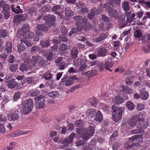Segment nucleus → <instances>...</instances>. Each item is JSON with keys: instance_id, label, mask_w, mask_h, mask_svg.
Listing matches in <instances>:
<instances>
[{"instance_id": "f257e3e1", "label": "nucleus", "mask_w": 150, "mask_h": 150, "mask_svg": "<svg viewBox=\"0 0 150 150\" xmlns=\"http://www.w3.org/2000/svg\"><path fill=\"white\" fill-rule=\"evenodd\" d=\"M89 127L87 129L83 128L81 129L77 128L76 132L80 134V136L83 139L86 140H88L93 134L94 129L93 125L91 122H89L88 124Z\"/></svg>"}, {"instance_id": "f03ea898", "label": "nucleus", "mask_w": 150, "mask_h": 150, "mask_svg": "<svg viewBox=\"0 0 150 150\" xmlns=\"http://www.w3.org/2000/svg\"><path fill=\"white\" fill-rule=\"evenodd\" d=\"M33 101L30 98L24 100L22 102L21 110L22 114L26 115L30 113L33 108Z\"/></svg>"}, {"instance_id": "7ed1b4c3", "label": "nucleus", "mask_w": 150, "mask_h": 150, "mask_svg": "<svg viewBox=\"0 0 150 150\" xmlns=\"http://www.w3.org/2000/svg\"><path fill=\"white\" fill-rule=\"evenodd\" d=\"M124 111V108L122 107L117 108L112 112V118L114 121L117 122L121 118L122 113Z\"/></svg>"}, {"instance_id": "20e7f679", "label": "nucleus", "mask_w": 150, "mask_h": 150, "mask_svg": "<svg viewBox=\"0 0 150 150\" xmlns=\"http://www.w3.org/2000/svg\"><path fill=\"white\" fill-rule=\"evenodd\" d=\"M75 136V134L72 132L69 135V137H67L63 140L60 138L59 140V143H61L64 145L66 146H68L70 144L73 142V139Z\"/></svg>"}, {"instance_id": "39448f33", "label": "nucleus", "mask_w": 150, "mask_h": 150, "mask_svg": "<svg viewBox=\"0 0 150 150\" xmlns=\"http://www.w3.org/2000/svg\"><path fill=\"white\" fill-rule=\"evenodd\" d=\"M44 96L40 95L39 96L36 97L34 98V99L36 101L35 106L36 108L38 109H43L45 105V100H44Z\"/></svg>"}, {"instance_id": "423d86ee", "label": "nucleus", "mask_w": 150, "mask_h": 150, "mask_svg": "<svg viewBox=\"0 0 150 150\" xmlns=\"http://www.w3.org/2000/svg\"><path fill=\"white\" fill-rule=\"evenodd\" d=\"M73 80L71 77H67L62 79L61 82L60 83L61 88L64 87V85L66 86H68L73 84Z\"/></svg>"}, {"instance_id": "0eeeda50", "label": "nucleus", "mask_w": 150, "mask_h": 150, "mask_svg": "<svg viewBox=\"0 0 150 150\" xmlns=\"http://www.w3.org/2000/svg\"><path fill=\"white\" fill-rule=\"evenodd\" d=\"M55 18V16L52 15L45 16L43 17V19L46 21L47 23L51 25V27L54 26Z\"/></svg>"}, {"instance_id": "6e6552de", "label": "nucleus", "mask_w": 150, "mask_h": 150, "mask_svg": "<svg viewBox=\"0 0 150 150\" xmlns=\"http://www.w3.org/2000/svg\"><path fill=\"white\" fill-rule=\"evenodd\" d=\"M8 112L10 113L11 118L8 119L9 120L15 121L19 119L20 116V113L17 110H16L13 111H9Z\"/></svg>"}, {"instance_id": "1a4fd4ad", "label": "nucleus", "mask_w": 150, "mask_h": 150, "mask_svg": "<svg viewBox=\"0 0 150 150\" xmlns=\"http://www.w3.org/2000/svg\"><path fill=\"white\" fill-rule=\"evenodd\" d=\"M108 50L105 47L100 46L97 49V55L98 57H105L107 54Z\"/></svg>"}, {"instance_id": "9d476101", "label": "nucleus", "mask_w": 150, "mask_h": 150, "mask_svg": "<svg viewBox=\"0 0 150 150\" xmlns=\"http://www.w3.org/2000/svg\"><path fill=\"white\" fill-rule=\"evenodd\" d=\"M144 118H141L139 122V124L137 126V127L139 129H144L147 128L148 123L146 121H144Z\"/></svg>"}, {"instance_id": "9b49d317", "label": "nucleus", "mask_w": 150, "mask_h": 150, "mask_svg": "<svg viewBox=\"0 0 150 150\" xmlns=\"http://www.w3.org/2000/svg\"><path fill=\"white\" fill-rule=\"evenodd\" d=\"M51 25H50L47 23L43 24H39L37 25V28L40 30L42 31H46L49 28L51 27Z\"/></svg>"}, {"instance_id": "f8f14e48", "label": "nucleus", "mask_w": 150, "mask_h": 150, "mask_svg": "<svg viewBox=\"0 0 150 150\" xmlns=\"http://www.w3.org/2000/svg\"><path fill=\"white\" fill-rule=\"evenodd\" d=\"M140 119L138 115H135L133 116L128 122V124L131 127H133L135 125L137 122Z\"/></svg>"}, {"instance_id": "ddd939ff", "label": "nucleus", "mask_w": 150, "mask_h": 150, "mask_svg": "<svg viewBox=\"0 0 150 150\" xmlns=\"http://www.w3.org/2000/svg\"><path fill=\"white\" fill-rule=\"evenodd\" d=\"M107 36V34H101L98 36L93 38V40L96 43H98L105 39Z\"/></svg>"}, {"instance_id": "4468645a", "label": "nucleus", "mask_w": 150, "mask_h": 150, "mask_svg": "<svg viewBox=\"0 0 150 150\" xmlns=\"http://www.w3.org/2000/svg\"><path fill=\"white\" fill-rule=\"evenodd\" d=\"M28 16L26 14H20L15 17L14 19L16 22L18 23L25 20L28 18Z\"/></svg>"}, {"instance_id": "2eb2a0df", "label": "nucleus", "mask_w": 150, "mask_h": 150, "mask_svg": "<svg viewBox=\"0 0 150 150\" xmlns=\"http://www.w3.org/2000/svg\"><path fill=\"white\" fill-rule=\"evenodd\" d=\"M140 98L143 100L147 99L149 96L148 92L144 88L141 89L139 92Z\"/></svg>"}, {"instance_id": "dca6fc26", "label": "nucleus", "mask_w": 150, "mask_h": 150, "mask_svg": "<svg viewBox=\"0 0 150 150\" xmlns=\"http://www.w3.org/2000/svg\"><path fill=\"white\" fill-rule=\"evenodd\" d=\"M6 83L7 86L11 89L14 88L18 84L17 82L13 80H9L6 82Z\"/></svg>"}, {"instance_id": "f3484780", "label": "nucleus", "mask_w": 150, "mask_h": 150, "mask_svg": "<svg viewBox=\"0 0 150 150\" xmlns=\"http://www.w3.org/2000/svg\"><path fill=\"white\" fill-rule=\"evenodd\" d=\"M119 90L126 94H130L132 92L131 89L127 86H121L119 88Z\"/></svg>"}, {"instance_id": "a211bd4d", "label": "nucleus", "mask_w": 150, "mask_h": 150, "mask_svg": "<svg viewBox=\"0 0 150 150\" xmlns=\"http://www.w3.org/2000/svg\"><path fill=\"white\" fill-rule=\"evenodd\" d=\"M29 25L28 24L26 23L23 25L22 27L21 30L22 36H25V33L29 31Z\"/></svg>"}, {"instance_id": "6ab92c4d", "label": "nucleus", "mask_w": 150, "mask_h": 150, "mask_svg": "<svg viewBox=\"0 0 150 150\" xmlns=\"http://www.w3.org/2000/svg\"><path fill=\"white\" fill-rule=\"evenodd\" d=\"M50 40L48 39H42L41 40L40 44L41 46L43 47H47L50 45Z\"/></svg>"}, {"instance_id": "aec40b11", "label": "nucleus", "mask_w": 150, "mask_h": 150, "mask_svg": "<svg viewBox=\"0 0 150 150\" xmlns=\"http://www.w3.org/2000/svg\"><path fill=\"white\" fill-rule=\"evenodd\" d=\"M112 102L116 104H119L124 102V100L122 97L117 96L114 98L112 99Z\"/></svg>"}, {"instance_id": "412c9836", "label": "nucleus", "mask_w": 150, "mask_h": 150, "mask_svg": "<svg viewBox=\"0 0 150 150\" xmlns=\"http://www.w3.org/2000/svg\"><path fill=\"white\" fill-rule=\"evenodd\" d=\"M32 68V66L30 65H30H27L25 64V63H23L19 67V69L20 71H27L30 70Z\"/></svg>"}, {"instance_id": "4be33fe9", "label": "nucleus", "mask_w": 150, "mask_h": 150, "mask_svg": "<svg viewBox=\"0 0 150 150\" xmlns=\"http://www.w3.org/2000/svg\"><path fill=\"white\" fill-rule=\"evenodd\" d=\"M85 61V59H81L79 58L74 59L73 61L74 65L76 67H78L83 62Z\"/></svg>"}, {"instance_id": "5701e85b", "label": "nucleus", "mask_w": 150, "mask_h": 150, "mask_svg": "<svg viewBox=\"0 0 150 150\" xmlns=\"http://www.w3.org/2000/svg\"><path fill=\"white\" fill-rule=\"evenodd\" d=\"M96 111L93 109H88L86 112V115L89 117H93L96 114Z\"/></svg>"}, {"instance_id": "b1692460", "label": "nucleus", "mask_w": 150, "mask_h": 150, "mask_svg": "<svg viewBox=\"0 0 150 150\" xmlns=\"http://www.w3.org/2000/svg\"><path fill=\"white\" fill-rule=\"evenodd\" d=\"M11 9L13 12H15L16 13H21L22 12L20 6H16L13 5H11Z\"/></svg>"}, {"instance_id": "393cba45", "label": "nucleus", "mask_w": 150, "mask_h": 150, "mask_svg": "<svg viewBox=\"0 0 150 150\" xmlns=\"http://www.w3.org/2000/svg\"><path fill=\"white\" fill-rule=\"evenodd\" d=\"M122 7L123 10L125 11H128L130 9V7L128 2L124 1L122 4Z\"/></svg>"}, {"instance_id": "a878e982", "label": "nucleus", "mask_w": 150, "mask_h": 150, "mask_svg": "<svg viewBox=\"0 0 150 150\" xmlns=\"http://www.w3.org/2000/svg\"><path fill=\"white\" fill-rule=\"evenodd\" d=\"M78 53V51L76 47H74L71 49V55L72 58H76L77 57Z\"/></svg>"}, {"instance_id": "bb28decb", "label": "nucleus", "mask_w": 150, "mask_h": 150, "mask_svg": "<svg viewBox=\"0 0 150 150\" xmlns=\"http://www.w3.org/2000/svg\"><path fill=\"white\" fill-rule=\"evenodd\" d=\"M48 95L49 97L55 99L59 97V93L57 91H53L49 92Z\"/></svg>"}, {"instance_id": "cd10ccee", "label": "nucleus", "mask_w": 150, "mask_h": 150, "mask_svg": "<svg viewBox=\"0 0 150 150\" xmlns=\"http://www.w3.org/2000/svg\"><path fill=\"white\" fill-rule=\"evenodd\" d=\"M20 41L22 43H24L28 47H30L34 45L33 42L29 40L28 41L25 38L21 39Z\"/></svg>"}, {"instance_id": "c85d7f7f", "label": "nucleus", "mask_w": 150, "mask_h": 150, "mask_svg": "<svg viewBox=\"0 0 150 150\" xmlns=\"http://www.w3.org/2000/svg\"><path fill=\"white\" fill-rule=\"evenodd\" d=\"M103 119V115L101 113L99 110L98 111L96 114L95 120L98 122H100Z\"/></svg>"}, {"instance_id": "c756f323", "label": "nucleus", "mask_w": 150, "mask_h": 150, "mask_svg": "<svg viewBox=\"0 0 150 150\" xmlns=\"http://www.w3.org/2000/svg\"><path fill=\"white\" fill-rule=\"evenodd\" d=\"M42 77L43 78H44L46 80L50 79L52 77L50 71H47L42 75Z\"/></svg>"}, {"instance_id": "7c9ffc66", "label": "nucleus", "mask_w": 150, "mask_h": 150, "mask_svg": "<svg viewBox=\"0 0 150 150\" xmlns=\"http://www.w3.org/2000/svg\"><path fill=\"white\" fill-rule=\"evenodd\" d=\"M41 59V57L40 56H38L37 57L35 56H33L31 59V65L35 64L38 60Z\"/></svg>"}, {"instance_id": "2f4dec72", "label": "nucleus", "mask_w": 150, "mask_h": 150, "mask_svg": "<svg viewBox=\"0 0 150 150\" xmlns=\"http://www.w3.org/2000/svg\"><path fill=\"white\" fill-rule=\"evenodd\" d=\"M18 51L19 53L24 51L25 49V45L22 43H19L17 45Z\"/></svg>"}, {"instance_id": "473e14b6", "label": "nucleus", "mask_w": 150, "mask_h": 150, "mask_svg": "<svg viewBox=\"0 0 150 150\" xmlns=\"http://www.w3.org/2000/svg\"><path fill=\"white\" fill-rule=\"evenodd\" d=\"M12 48V44L11 42H7L6 44V49L8 53L11 52Z\"/></svg>"}, {"instance_id": "72a5a7b5", "label": "nucleus", "mask_w": 150, "mask_h": 150, "mask_svg": "<svg viewBox=\"0 0 150 150\" xmlns=\"http://www.w3.org/2000/svg\"><path fill=\"white\" fill-rule=\"evenodd\" d=\"M142 135H134L129 138V141H132L131 142L132 144L133 142H135L136 141H138V139L141 137Z\"/></svg>"}, {"instance_id": "f704fd0d", "label": "nucleus", "mask_w": 150, "mask_h": 150, "mask_svg": "<svg viewBox=\"0 0 150 150\" xmlns=\"http://www.w3.org/2000/svg\"><path fill=\"white\" fill-rule=\"evenodd\" d=\"M108 11L109 15L111 17H115L117 14V11L116 10L111 8Z\"/></svg>"}, {"instance_id": "c9c22d12", "label": "nucleus", "mask_w": 150, "mask_h": 150, "mask_svg": "<svg viewBox=\"0 0 150 150\" xmlns=\"http://www.w3.org/2000/svg\"><path fill=\"white\" fill-rule=\"evenodd\" d=\"M0 6L2 5L3 6V11H7L9 9V6L6 4L4 3V2L2 1L0 3Z\"/></svg>"}, {"instance_id": "e433bc0d", "label": "nucleus", "mask_w": 150, "mask_h": 150, "mask_svg": "<svg viewBox=\"0 0 150 150\" xmlns=\"http://www.w3.org/2000/svg\"><path fill=\"white\" fill-rule=\"evenodd\" d=\"M97 71L96 70H92L91 72L88 71L85 73V74L87 75L88 77H90L94 76L97 74Z\"/></svg>"}, {"instance_id": "4c0bfd02", "label": "nucleus", "mask_w": 150, "mask_h": 150, "mask_svg": "<svg viewBox=\"0 0 150 150\" xmlns=\"http://www.w3.org/2000/svg\"><path fill=\"white\" fill-rule=\"evenodd\" d=\"M34 36V34L33 33L31 32H27L25 34V35L22 36L23 38L30 39L33 38Z\"/></svg>"}, {"instance_id": "58836bf2", "label": "nucleus", "mask_w": 150, "mask_h": 150, "mask_svg": "<svg viewBox=\"0 0 150 150\" xmlns=\"http://www.w3.org/2000/svg\"><path fill=\"white\" fill-rule=\"evenodd\" d=\"M97 67L98 68V70L100 71H104L105 70V64L103 63L100 62L98 64Z\"/></svg>"}, {"instance_id": "ea45409f", "label": "nucleus", "mask_w": 150, "mask_h": 150, "mask_svg": "<svg viewBox=\"0 0 150 150\" xmlns=\"http://www.w3.org/2000/svg\"><path fill=\"white\" fill-rule=\"evenodd\" d=\"M134 36L137 39L139 38L142 36V33L140 30H137L134 32Z\"/></svg>"}, {"instance_id": "a19ab883", "label": "nucleus", "mask_w": 150, "mask_h": 150, "mask_svg": "<svg viewBox=\"0 0 150 150\" xmlns=\"http://www.w3.org/2000/svg\"><path fill=\"white\" fill-rule=\"evenodd\" d=\"M142 50L145 53H150V44L146 46H143L142 47Z\"/></svg>"}, {"instance_id": "79ce46f5", "label": "nucleus", "mask_w": 150, "mask_h": 150, "mask_svg": "<svg viewBox=\"0 0 150 150\" xmlns=\"http://www.w3.org/2000/svg\"><path fill=\"white\" fill-rule=\"evenodd\" d=\"M18 65L16 64H12L10 65L9 67V70L12 72L15 71L18 69Z\"/></svg>"}, {"instance_id": "37998d69", "label": "nucleus", "mask_w": 150, "mask_h": 150, "mask_svg": "<svg viewBox=\"0 0 150 150\" xmlns=\"http://www.w3.org/2000/svg\"><path fill=\"white\" fill-rule=\"evenodd\" d=\"M110 2V5L112 6H114L115 4L119 5L121 2V0H108Z\"/></svg>"}, {"instance_id": "c03bdc74", "label": "nucleus", "mask_w": 150, "mask_h": 150, "mask_svg": "<svg viewBox=\"0 0 150 150\" xmlns=\"http://www.w3.org/2000/svg\"><path fill=\"white\" fill-rule=\"evenodd\" d=\"M126 106L127 108L130 110H133L135 106L130 101L127 102L126 103Z\"/></svg>"}, {"instance_id": "a18cd8bd", "label": "nucleus", "mask_w": 150, "mask_h": 150, "mask_svg": "<svg viewBox=\"0 0 150 150\" xmlns=\"http://www.w3.org/2000/svg\"><path fill=\"white\" fill-rule=\"evenodd\" d=\"M37 10L35 7L31 8L29 10L28 14L30 16L35 15Z\"/></svg>"}, {"instance_id": "49530a36", "label": "nucleus", "mask_w": 150, "mask_h": 150, "mask_svg": "<svg viewBox=\"0 0 150 150\" xmlns=\"http://www.w3.org/2000/svg\"><path fill=\"white\" fill-rule=\"evenodd\" d=\"M7 56V55L5 53H3L0 54V59L1 61H3V63L4 64L5 63Z\"/></svg>"}, {"instance_id": "de8ad7c7", "label": "nucleus", "mask_w": 150, "mask_h": 150, "mask_svg": "<svg viewBox=\"0 0 150 150\" xmlns=\"http://www.w3.org/2000/svg\"><path fill=\"white\" fill-rule=\"evenodd\" d=\"M89 103L93 106H95L98 103L97 100L94 98H92L90 99Z\"/></svg>"}, {"instance_id": "09e8293b", "label": "nucleus", "mask_w": 150, "mask_h": 150, "mask_svg": "<svg viewBox=\"0 0 150 150\" xmlns=\"http://www.w3.org/2000/svg\"><path fill=\"white\" fill-rule=\"evenodd\" d=\"M104 64L105 66V69L108 70L110 71H111V70L109 68H111L113 66V63L112 62H105Z\"/></svg>"}, {"instance_id": "8fccbe9b", "label": "nucleus", "mask_w": 150, "mask_h": 150, "mask_svg": "<svg viewBox=\"0 0 150 150\" xmlns=\"http://www.w3.org/2000/svg\"><path fill=\"white\" fill-rule=\"evenodd\" d=\"M39 49V47L38 46H34L31 48L30 50V52L32 54L36 53Z\"/></svg>"}, {"instance_id": "3c124183", "label": "nucleus", "mask_w": 150, "mask_h": 150, "mask_svg": "<svg viewBox=\"0 0 150 150\" xmlns=\"http://www.w3.org/2000/svg\"><path fill=\"white\" fill-rule=\"evenodd\" d=\"M73 19L76 23H79L83 19V17L79 15L76 16H74Z\"/></svg>"}, {"instance_id": "603ef678", "label": "nucleus", "mask_w": 150, "mask_h": 150, "mask_svg": "<svg viewBox=\"0 0 150 150\" xmlns=\"http://www.w3.org/2000/svg\"><path fill=\"white\" fill-rule=\"evenodd\" d=\"M144 132V129H134L132 130L131 131V133L132 134H135L139 133H143Z\"/></svg>"}, {"instance_id": "864d4df0", "label": "nucleus", "mask_w": 150, "mask_h": 150, "mask_svg": "<svg viewBox=\"0 0 150 150\" xmlns=\"http://www.w3.org/2000/svg\"><path fill=\"white\" fill-rule=\"evenodd\" d=\"M67 47V45L64 44H62L59 45V50L61 51H64L66 50Z\"/></svg>"}, {"instance_id": "5fc2aeb1", "label": "nucleus", "mask_w": 150, "mask_h": 150, "mask_svg": "<svg viewBox=\"0 0 150 150\" xmlns=\"http://www.w3.org/2000/svg\"><path fill=\"white\" fill-rule=\"evenodd\" d=\"M65 13L67 16H71L74 15V12L71 10L68 9L66 10Z\"/></svg>"}, {"instance_id": "6e6d98bb", "label": "nucleus", "mask_w": 150, "mask_h": 150, "mask_svg": "<svg viewBox=\"0 0 150 150\" xmlns=\"http://www.w3.org/2000/svg\"><path fill=\"white\" fill-rule=\"evenodd\" d=\"M47 62L48 61L47 60L42 59L38 63V64L40 67H41L44 65H46Z\"/></svg>"}, {"instance_id": "4d7b16f0", "label": "nucleus", "mask_w": 150, "mask_h": 150, "mask_svg": "<svg viewBox=\"0 0 150 150\" xmlns=\"http://www.w3.org/2000/svg\"><path fill=\"white\" fill-rule=\"evenodd\" d=\"M22 37H23L22 35H19L17 34L16 36L14 37L13 41L17 43L19 40H20L21 39L23 38H22Z\"/></svg>"}, {"instance_id": "13d9d810", "label": "nucleus", "mask_w": 150, "mask_h": 150, "mask_svg": "<svg viewBox=\"0 0 150 150\" xmlns=\"http://www.w3.org/2000/svg\"><path fill=\"white\" fill-rule=\"evenodd\" d=\"M90 28L91 24L89 23L86 22L84 24V26L83 27V29L85 31H86L89 30Z\"/></svg>"}, {"instance_id": "bf43d9fd", "label": "nucleus", "mask_w": 150, "mask_h": 150, "mask_svg": "<svg viewBox=\"0 0 150 150\" xmlns=\"http://www.w3.org/2000/svg\"><path fill=\"white\" fill-rule=\"evenodd\" d=\"M8 62L9 63H12L14 61V57L12 55H10L8 57L7 59Z\"/></svg>"}, {"instance_id": "052dcab7", "label": "nucleus", "mask_w": 150, "mask_h": 150, "mask_svg": "<svg viewBox=\"0 0 150 150\" xmlns=\"http://www.w3.org/2000/svg\"><path fill=\"white\" fill-rule=\"evenodd\" d=\"M34 78L33 77H30L25 78V80L28 84H30L34 81Z\"/></svg>"}, {"instance_id": "680f3d73", "label": "nucleus", "mask_w": 150, "mask_h": 150, "mask_svg": "<svg viewBox=\"0 0 150 150\" xmlns=\"http://www.w3.org/2000/svg\"><path fill=\"white\" fill-rule=\"evenodd\" d=\"M78 30L76 28H73L69 33L68 36H70L72 34L77 32Z\"/></svg>"}, {"instance_id": "e2e57ef3", "label": "nucleus", "mask_w": 150, "mask_h": 150, "mask_svg": "<svg viewBox=\"0 0 150 150\" xmlns=\"http://www.w3.org/2000/svg\"><path fill=\"white\" fill-rule=\"evenodd\" d=\"M103 7L104 8H105L106 10L108 11L111 8L110 7L112 6L110 5V3H107L104 4Z\"/></svg>"}, {"instance_id": "0e129e2a", "label": "nucleus", "mask_w": 150, "mask_h": 150, "mask_svg": "<svg viewBox=\"0 0 150 150\" xmlns=\"http://www.w3.org/2000/svg\"><path fill=\"white\" fill-rule=\"evenodd\" d=\"M77 28L79 31H80L82 29L83 23L82 22L76 23Z\"/></svg>"}, {"instance_id": "69168bd1", "label": "nucleus", "mask_w": 150, "mask_h": 150, "mask_svg": "<svg viewBox=\"0 0 150 150\" xmlns=\"http://www.w3.org/2000/svg\"><path fill=\"white\" fill-rule=\"evenodd\" d=\"M96 143V140L94 139H92L89 142V144L90 146L94 147L95 146Z\"/></svg>"}, {"instance_id": "338daca9", "label": "nucleus", "mask_w": 150, "mask_h": 150, "mask_svg": "<svg viewBox=\"0 0 150 150\" xmlns=\"http://www.w3.org/2000/svg\"><path fill=\"white\" fill-rule=\"evenodd\" d=\"M7 32L5 30H2L0 32V35L3 38L6 37L7 36Z\"/></svg>"}, {"instance_id": "774afa93", "label": "nucleus", "mask_w": 150, "mask_h": 150, "mask_svg": "<svg viewBox=\"0 0 150 150\" xmlns=\"http://www.w3.org/2000/svg\"><path fill=\"white\" fill-rule=\"evenodd\" d=\"M75 125L79 127H81L83 125V123L82 120H77L75 122Z\"/></svg>"}]
</instances>
